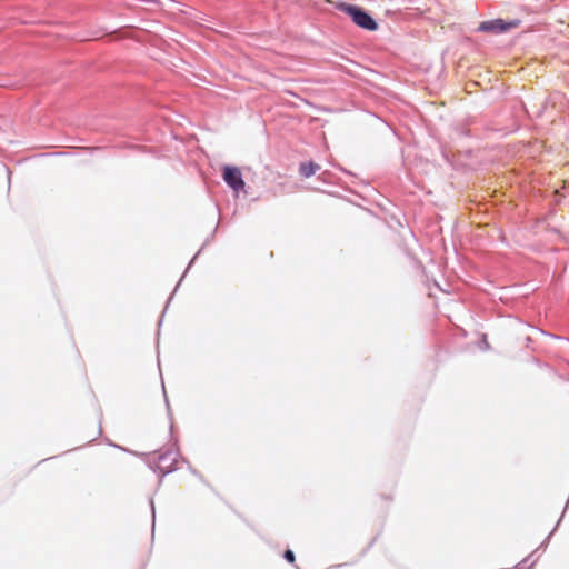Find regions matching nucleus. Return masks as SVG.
Returning <instances> with one entry per match:
<instances>
[{"label":"nucleus","instance_id":"2","mask_svg":"<svg viewBox=\"0 0 569 569\" xmlns=\"http://www.w3.org/2000/svg\"><path fill=\"white\" fill-rule=\"evenodd\" d=\"M222 178L224 182L236 192L244 189V180L242 173L238 167L224 166L222 168Z\"/></svg>","mask_w":569,"mask_h":569},{"label":"nucleus","instance_id":"1","mask_svg":"<svg viewBox=\"0 0 569 569\" xmlns=\"http://www.w3.org/2000/svg\"><path fill=\"white\" fill-rule=\"evenodd\" d=\"M343 10L352 18V21L360 28L369 31L378 29L377 22L371 16L356 6H342Z\"/></svg>","mask_w":569,"mask_h":569},{"label":"nucleus","instance_id":"5","mask_svg":"<svg viewBox=\"0 0 569 569\" xmlns=\"http://www.w3.org/2000/svg\"><path fill=\"white\" fill-rule=\"evenodd\" d=\"M283 557L290 563H293L296 561L295 553L291 550H286Z\"/></svg>","mask_w":569,"mask_h":569},{"label":"nucleus","instance_id":"3","mask_svg":"<svg viewBox=\"0 0 569 569\" xmlns=\"http://www.w3.org/2000/svg\"><path fill=\"white\" fill-rule=\"evenodd\" d=\"M510 24L505 23L502 20L485 21L479 26L480 31L502 32L508 29Z\"/></svg>","mask_w":569,"mask_h":569},{"label":"nucleus","instance_id":"4","mask_svg":"<svg viewBox=\"0 0 569 569\" xmlns=\"http://www.w3.org/2000/svg\"><path fill=\"white\" fill-rule=\"evenodd\" d=\"M319 169L320 167L317 163L310 161L307 163H301L299 172L302 177L309 178L313 176Z\"/></svg>","mask_w":569,"mask_h":569}]
</instances>
